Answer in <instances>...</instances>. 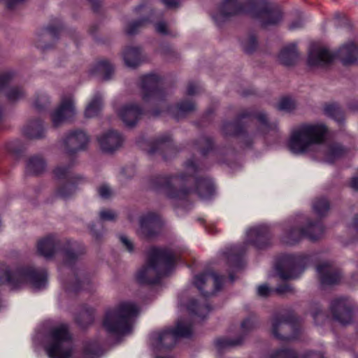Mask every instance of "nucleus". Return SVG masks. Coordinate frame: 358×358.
Masks as SVG:
<instances>
[{"label": "nucleus", "instance_id": "1", "mask_svg": "<svg viewBox=\"0 0 358 358\" xmlns=\"http://www.w3.org/2000/svg\"><path fill=\"white\" fill-rule=\"evenodd\" d=\"M176 260V255L170 250L151 249L147 264L136 273V280L143 285L158 282L173 270Z\"/></svg>", "mask_w": 358, "mask_h": 358}, {"label": "nucleus", "instance_id": "2", "mask_svg": "<svg viewBox=\"0 0 358 358\" xmlns=\"http://www.w3.org/2000/svg\"><path fill=\"white\" fill-rule=\"evenodd\" d=\"M328 132L322 122H305L294 127L289 137V150L296 155L312 152L315 146L324 143Z\"/></svg>", "mask_w": 358, "mask_h": 358}, {"label": "nucleus", "instance_id": "3", "mask_svg": "<svg viewBox=\"0 0 358 358\" xmlns=\"http://www.w3.org/2000/svg\"><path fill=\"white\" fill-rule=\"evenodd\" d=\"M138 313L136 305L131 302H122L108 309L103 319V327L109 334L123 335L130 332L133 319Z\"/></svg>", "mask_w": 358, "mask_h": 358}, {"label": "nucleus", "instance_id": "4", "mask_svg": "<svg viewBox=\"0 0 358 358\" xmlns=\"http://www.w3.org/2000/svg\"><path fill=\"white\" fill-rule=\"evenodd\" d=\"M8 282L13 287L29 283L36 289L43 288L47 283V273L44 269L31 266H20L10 270L8 266L0 264V284Z\"/></svg>", "mask_w": 358, "mask_h": 358}, {"label": "nucleus", "instance_id": "5", "mask_svg": "<svg viewBox=\"0 0 358 358\" xmlns=\"http://www.w3.org/2000/svg\"><path fill=\"white\" fill-rule=\"evenodd\" d=\"M45 350L49 358H71L74 352L72 335L69 326L57 324L51 327L47 335Z\"/></svg>", "mask_w": 358, "mask_h": 358}, {"label": "nucleus", "instance_id": "6", "mask_svg": "<svg viewBox=\"0 0 358 358\" xmlns=\"http://www.w3.org/2000/svg\"><path fill=\"white\" fill-rule=\"evenodd\" d=\"M324 227L320 221L313 222L308 220L303 226H290L283 233L282 241L287 245H293L302 238L311 241L320 238L324 233Z\"/></svg>", "mask_w": 358, "mask_h": 358}, {"label": "nucleus", "instance_id": "7", "mask_svg": "<svg viewBox=\"0 0 358 358\" xmlns=\"http://www.w3.org/2000/svg\"><path fill=\"white\" fill-rule=\"evenodd\" d=\"M191 334V325L180 320L175 329L154 332L151 336L152 344L156 348L169 349L175 345L178 338L189 337Z\"/></svg>", "mask_w": 358, "mask_h": 358}, {"label": "nucleus", "instance_id": "8", "mask_svg": "<svg viewBox=\"0 0 358 358\" xmlns=\"http://www.w3.org/2000/svg\"><path fill=\"white\" fill-rule=\"evenodd\" d=\"M252 6L254 9L251 14L264 27L278 24L282 20L283 14L280 7L271 0H253Z\"/></svg>", "mask_w": 358, "mask_h": 358}, {"label": "nucleus", "instance_id": "9", "mask_svg": "<svg viewBox=\"0 0 358 358\" xmlns=\"http://www.w3.org/2000/svg\"><path fill=\"white\" fill-rule=\"evenodd\" d=\"M187 180L186 176H157L150 180V187L155 189H162L171 199H184L189 193L187 189H178L182 182Z\"/></svg>", "mask_w": 358, "mask_h": 358}, {"label": "nucleus", "instance_id": "10", "mask_svg": "<svg viewBox=\"0 0 358 358\" xmlns=\"http://www.w3.org/2000/svg\"><path fill=\"white\" fill-rule=\"evenodd\" d=\"M253 0H222L213 15L215 21L220 24L243 13H250L254 9Z\"/></svg>", "mask_w": 358, "mask_h": 358}, {"label": "nucleus", "instance_id": "11", "mask_svg": "<svg viewBox=\"0 0 358 358\" xmlns=\"http://www.w3.org/2000/svg\"><path fill=\"white\" fill-rule=\"evenodd\" d=\"M295 320L293 313L275 315L271 320V332L273 336L282 341L296 338Z\"/></svg>", "mask_w": 358, "mask_h": 358}, {"label": "nucleus", "instance_id": "12", "mask_svg": "<svg viewBox=\"0 0 358 358\" xmlns=\"http://www.w3.org/2000/svg\"><path fill=\"white\" fill-rule=\"evenodd\" d=\"M329 310L333 319L342 324H348L352 321L354 305L347 297L334 298L330 303Z\"/></svg>", "mask_w": 358, "mask_h": 358}, {"label": "nucleus", "instance_id": "13", "mask_svg": "<svg viewBox=\"0 0 358 358\" xmlns=\"http://www.w3.org/2000/svg\"><path fill=\"white\" fill-rule=\"evenodd\" d=\"M142 99L145 102L157 103L164 96L160 88V81L155 74L144 76L141 78Z\"/></svg>", "mask_w": 358, "mask_h": 358}, {"label": "nucleus", "instance_id": "14", "mask_svg": "<svg viewBox=\"0 0 358 358\" xmlns=\"http://www.w3.org/2000/svg\"><path fill=\"white\" fill-rule=\"evenodd\" d=\"M223 280V276L207 272L195 276L194 283L204 296H209L220 289Z\"/></svg>", "mask_w": 358, "mask_h": 358}, {"label": "nucleus", "instance_id": "15", "mask_svg": "<svg viewBox=\"0 0 358 358\" xmlns=\"http://www.w3.org/2000/svg\"><path fill=\"white\" fill-rule=\"evenodd\" d=\"M307 258L302 256H289L282 266L277 268L278 274L283 280L298 278L304 270Z\"/></svg>", "mask_w": 358, "mask_h": 358}, {"label": "nucleus", "instance_id": "16", "mask_svg": "<svg viewBox=\"0 0 358 358\" xmlns=\"http://www.w3.org/2000/svg\"><path fill=\"white\" fill-rule=\"evenodd\" d=\"M89 141V136L83 130L76 129L71 131L64 138V150L69 155H74L78 152L85 150Z\"/></svg>", "mask_w": 358, "mask_h": 358}, {"label": "nucleus", "instance_id": "17", "mask_svg": "<svg viewBox=\"0 0 358 358\" xmlns=\"http://www.w3.org/2000/svg\"><path fill=\"white\" fill-rule=\"evenodd\" d=\"M76 114L74 99L71 94L64 95L59 106L51 115L54 127H58L64 122L72 118Z\"/></svg>", "mask_w": 358, "mask_h": 358}, {"label": "nucleus", "instance_id": "18", "mask_svg": "<svg viewBox=\"0 0 358 358\" xmlns=\"http://www.w3.org/2000/svg\"><path fill=\"white\" fill-rule=\"evenodd\" d=\"M139 224L138 235L147 238L157 235L161 228V221L158 215L154 213L143 215L139 219Z\"/></svg>", "mask_w": 358, "mask_h": 358}, {"label": "nucleus", "instance_id": "19", "mask_svg": "<svg viewBox=\"0 0 358 358\" xmlns=\"http://www.w3.org/2000/svg\"><path fill=\"white\" fill-rule=\"evenodd\" d=\"M13 77L14 73L11 71H6L0 74V91L4 90L5 95L10 102L22 100L27 95L26 91L22 87L11 86L6 87Z\"/></svg>", "mask_w": 358, "mask_h": 358}, {"label": "nucleus", "instance_id": "20", "mask_svg": "<svg viewBox=\"0 0 358 358\" xmlns=\"http://www.w3.org/2000/svg\"><path fill=\"white\" fill-rule=\"evenodd\" d=\"M117 114L127 126L133 127L141 117L143 110L136 103H127L120 107Z\"/></svg>", "mask_w": 358, "mask_h": 358}, {"label": "nucleus", "instance_id": "21", "mask_svg": "<svg viewBox=\"0 0 358 358\" xmlns=\"http://www.w3.org/2000/svg\"><path fill=\"white\" fill-rule=\"evenodd\" d=\"M317 271L322 285H336L342 278L340 270L329 263H322L318 265Z\"/></svg>", "mask_w": 358, "mask_h": 358}, {"label": "nucleus", "instance_id": "22", "mask_svg": "<svg viewBox=\"0 0 358 358\" xmlns=\"http://www.w3.org/2000/svg\"><path fill=\"white\" fill-rule=\"evenodd\" d=\"M61 248L60 241L53 235H48L37 243V252L45 258L53 257Z\"/></svg>", "mask_w": 358, "mask_h": 358}, {"label": "nucleus", "instance_id": "23", "mask_svg": "<svg viewBox=\"0 0 358 358\" xmlns=\"http://www.w3.org/2000/svg\"><path fill=\"white\" fill-rule=\"evenodd\" d=\"M334 55L323 47H314L310 50L308 64L310 66H324L330 64Z\"/></svg>", "mask_w": 358, "mask_h": 358}, {"label": "nucleus", "instance_id": "24", "mask_svg": "<svg viewBox=\"0 0 358 358\" xmlns=\"http://www.w3.org/2000/svg\"><path fill=\"white\" fill-rule=\"evenodd\" d=\"M101 148L107 152L118 149L123 143L121 135L115 131H108L99 136L97 138Z\"/></svg>", "mask_w": 358, "mask_h": 358}, {"label": "nucleus", "instance_id": "25", "mask_svg": "<svg viewBox=\"0 0 358 358\" xmlns=\"http://www.w3.org/2000/svg\"><path fill=\"white\" fill-rule=\"evenodd\" d=\"M337 56L344 65H350L358 61V44L348 42L337 51Z\"/></svg>", "mask_w": 358, "mask_h": 358}, {"label": "nucleus", "instance_id": "26", "mask_svg": "<svg viewBox=\"0 0 358 358\" xmlns=\"http://www.w3.org/2000/svg\"><path fill=\"white\" fill-rule=\"evenodd\" d=\"M248 240L258 248H263L269 239V230L266 226L253 227L248 231Z\"/></svg>", "mask_w": 358, "mask_h": 358}, {"label": "nucleus", "instance_id": "27", "mask_svg": "<svg viewBox=\"0 0 358 358\" xmlns=\"http://www.w3.org/2000/svg\"><path fill=\"white\" fill-rule=\"evenodd\" d=\"M195 192L201 199H208L214 192V186L212 181L208 178H197L196 180Z\"/></svg>", "mask_w": 358, "mask_h": 358}, {"label": "nucleus", "instance_id": "28", "mask_svg": "<svg viewBox=\"0 0 358 358\" xmlns=\"http://www.w3.org/2000/svg\"><path fill=\"white\" fill-rule=\"evenodd\" d=\"M83 180H84V178L81 176H72L66 184L58 188L57 195L64 199L70 198L76 192V183Z\"/></svg>", "mask_w": 358, "mask_h": 358}, {"label": "nucleus", "instance_id": "29", "mask_svg": "<svg viewBox=\"0 0 358 358\" xmlns=\"http://www.w3.org/2000/svg\"><path fill=\"white\" fill-rule=\"evenodd\" d=\"M278 58L283 65L291 66L294 64L298 59L296 45L291 44L283 48L279 54Z\"/></svg>", "mask_w": 358, "mask_h": 358}, {"label": "nucleus", "instance_id": "30", "mask_svg": "<svg viewBox=\"0 0 358 358\" xmlns=\"http://www.w3.org/2000/svg\"><path fill=\"white\" fill-rule=\"evenodd\" d=\"M122 57L127 66L134 68L141 63V50L136 47H128L123 51Z\"/></svg>", "mask_w": 358, "mask_h": 358}, {"label": "nucleus", "instance_id": "31", "mask_svg": "<svg viewBox=\"0 0 358 358\" xmlns=\"http://www.w3.org/2000/svg\"><path fill=\"white\" fill-rule=\"evenodd\" d=\"M113 66L108 60H101L92 69L91 73L97 75L104 80H109L113 73Z\"/></svg>", "mask_w": 358, "mask_h": 358}, {"label": "nucleus", "instance_id": "32", "mask_svg": "<svg viewBox=\"0 0 358 358\" xmlns=\"http://www.w3.org/2000/svg\"><path fill=\"white\" fill-rule=\"evenodd\" d=\"M196 109L195 103L191 100H184L178 103L175 108H169V111L178 119Z\"/></svg>", "mask_w": 358, "mask_h": 358}, {"label": "nucleus", "instance_id": "33", "mask_svg": "<svg viewBox=\"0 0 358 358\" xmlns=\"http://www.w3.org/2000/svg\"><path fill=\"white\" fill-rule=\"evenodd\" d=\"M252 115L248 111L243 112L240 115V120H243L246 117L252 116ZM255 118L261 124V129L263 134L268 132L270 130H274L276 129L277 125L275 123L271 124L268 122L266 115L263 112H259L255 115H253Z\"/></svg>", "mask_w": 358, "mask_h": 358}, {"label": "nucleus", "instance_id": "34", "mask_svg": "<svg viewBox=\"0 0 358 358\" xmlns=\"http://www.w3.org/2000/svg\"><path fill=\"white\" fill-rule=\"evenodd\" d=\"M24 134L30 138H40L44 136V129L40 120L29 122L24 129Z\"/></svg>", "mask_w": 358, "mask_h": 358}, {"label": "nucleus", "instance_id": "35", "mask_svg": "<svg viewBox=\"0 0 358 358\" xmlns=\"http://www.w3.org/2000/svg\"><path fill=\"white\" fill-rule=\"evenodd\" d=\"M101 106L102 96L100 94H96L85 109V117H94L96 116L101 110Z\"/></svg>", "mask_w": 358, "mask_h": 358}, {"label": "nucleus", "instance_id": "36", "mask_svg": "<svg viewBox=\"0 0 358 358\" xmlns=\"http://www.w3.org/2000/svg\"><path fill=\"white\" fill-rule=\"evenodd\" d=\"M45 167V163L43 159L40 156L31 157L27 164V171L31 174H38L42 173Z\"/></svg>", "mask_w": 358, "mask_h": 358}, {"label": "nucleus", "instance_id": "37", "mask_svg": "<svg viewBox=\"0 0 358 358\" xmlns=\"http://www.w3.org/2000/svg\"><path fill=\"white\" fill-rule=\"evenodd\" d=\"M187 308L191 313L202 318L205 317L210 310L209 306L206 302L201 306L200 303H199L196 300L190 301Z\"/></svg>", "mask_w": 358, "mask_h": 358}, {"label": "nucleus", "instance_id": "38", "mask_svg": "<svg viewBox=\"0 0 358 358\" xmlns=\"http://www.w3.org/2000/svg\"><path fill=\"white\" fill-rule=\"evenodd\" d=\"M59 27H55L52 25L48 26L46 29L41 34L40 39L37 43V46L41 49H47L50 46L43 44V42L49 38H55L59 33Z\"/></svg>", "mask_w": 358, "mask_h": 358}, {"label": "nucleus", "instance_id": "39", "mask_svg": "<svg viewBox=\"0 0 358 358\" xmlns=\"http://www.w3.org/2000/svg\"><path fill=\"white\" fill-rule=\"evenodd\" d=\"M243 336H241L236 339L229 338H220L215 341V346L218 350L227 349L229 348L238 346L242 343Z\"/></svg>", "mask_w": 358, "mask_h": 358}, {"label": "nucleus", "instance_id": "40", "mask_svg": "<svg viewBox=\"0 0 358 358\" xmlns=\"http://www.w3.org/2000/svg\"><path fill=\"white\" fill-rule=\"evenodd\" d=\"M103 350L96 343H86L83 348V358H99Z\"/></svg>", "mask_w": 358, "mask_h": 358}, {"label": "nucleus", "instance_id": "41", "mask_svg": "<svg viewBox=\"0 0 358 358\" xmlns=\"http://www.w3.org/2000/svg\"><path fill=\"white\" fill-rule=\"evenodd\" d=\"M313 209L317 215L324 216L329 209V201L324 198L316 199L313 202Z\"/></svg>", "mask_w": 358, "mask_h": 358}, {"label": "nucleus", "instance_id": "42", "mask_svg": "<svg viewBox=\"0 0 358 358\" xmlns=\"http://www.w3.org/2000/svg\"><path fill=\"white\" fill-rule=\"evenodd\" d=\"M324 113L327 115L332 117L336 121L341 122L343 120V112L337 104H329L325 106Z\"/></svg>", "mask_w": 358, "mask_h": 358}, {"label": "nucleus", "instance_id": "43", "mask_svg": "<svg viewBox=\"0 0 358 358\" xmlns=\"http://www.w3.org/2000/svg\"><path fill=\"white\" fill-rule=\"evenodd\" d=\"M263 358H297V356L296 352L290 349L281 348L271 351Z\"/></svg>", "mask_w": 358, "mask_h": 358}, {"label": "nucleus", "instance_id": "44", "mask_svg": "<svg viewBox=\"0 0 358 358\" xmlns=\"http://www.w3.org/2000/svg\"><path fill=\"white\" fill-rule=\"evenodd\" d=\"M344 154L343 148L338 144L331 145L328 147L325 159L328 162H333L336 159Z\"/></svg>", "mask_w": 358, "mask_h": 358}, {"label": "nucleus", "instance_id": "45", "mask_svg": "<svg viewBox=\"0 0 358 358\" xmlns=\"http://www.w3.org/2000/svg\"><path fill=\"white\" fill-rule=\"evenodd\" d=\"M77 245L74 243L69 248H63V258L65 264H71L78 258L80 253L76 252Z\"/></svg>", "mask_w": 358, "mask_h": 358}, {"label": "nucleus", "instance_id": "46", "mask_svg": "<svg viewBox=\"0 0 358 358\" xmlns=\"http://www.w3.org/2000/svg\"><path fill=\"white\" fill-rule=\"evenodd\" d=\"M171 136L169 134L162 135L155 140L154 147L151 150L152 152H155L158 149H169L171 148Z\"/></svg>", "mask_w": 358, "mask_h": 358}, {"label": "nucleus", "instance_id": "47", "mask_svg": "<svg viewBox=\"0 0 358 358\" xmlns=\"http://www.w3.org/2000/svg\"><path fill=\"white\" fill-rule=\"evenodd\" d=\"M241 129L238 122H227L223 124L222 128V132L225 136H231L238 135L241 132Z\"/></svg>", "mask_w": 358, "mask_h": 358}, {"label": "nucleus", "instance_id": "48", "mask_svg": "<svg viewBox=\"0 0 358 358\" xmlns=\"http://www.w3.org/2000/svg\"><path fill=\"white\" fill-rule=\"evenodd\" d=\"M296 102L291 98H283L278 103L277 108L279 110L290 113L296 108Z\"/></svg>", "mask_w": 358, "mask_h": 358}, {"label": "nucleus", "instance_id": "49", "mask_svg": "<svg viewBox=\"0 0 358 358\" xmlns=\"http://www.w3.org/2000/svg\"><path fill=\"white\" fill-rule=\"evenodd\" d=\"M148 22H149V20L145 18H143L139 20L131 22L127 25V27L125 28V31L129 35L134 34L139 29L145 27L146 24H148Z\"/></svg>", "mask_w": 358, "mask_h": 358}, {"label": "nucleus", "instance_id": "50", "mask_svg": "<svg viewBox=\"0 0 358 358\" xmlns=\"http://www.w3.org/2000/svg\"><path fill=\"white\" fill-rule=\"evenodd\" d=\"M50 103L49 96L46 93L38 92L36 94L34 106L38 110L45 108Z\"/></svg>", "mask_w": 358, "mask_h": 358}, {"label": "nucleus", "instance_id": "51", "mask_svg": "<svg viewBox=\"0 0 358 358\" xmlns=\"http://www.w3.org/2000/svg\"><path fill=\"white\" fill-rule=\"evenodd\" d=\"M241 252L237 247H233L225 252V255L229 262L231 263L234 266H237L241 259Z\"/></svg>", "mask_w": 358, "mask_h": 358}, {"label": "nucleus", "instance_id": "52", "mask_svg": "<svg viewBox=\"0 0 358 358\" xmlns=\"http://www.w3.org/2000/svg\"><path fill=\"white\" fill-rule=\"evenodd\" d=\"M243 48L247 53L252 52L257 47V38L254 35H250L245 38L242 42Z\"/></svg>", "mask_w": 358, "mask_h": 358}, {"label": "nucleus", "instance_id": "53", "mask_svg": "<svg viewBox=\"0 0 358 358\" xmlns=\"http://www.w3.org/2000/svg\"><path fill=\"white\" fill-rule=\"evenodd\" d=\"M257 322L253 317H249L241 323V331L243 334H247L256 327Z\"/></svg>", "mask_w": 358, "mask_h": 358}, {"label": "nucleus", "instance_id": "54", "mask_svg": "<svg viewBox=\"0 0 358 358\" xmlns=\"http://www.w3.org/2000/svg\"><path fill=\"white\" fill-rule=\"evenodd\" d=\"M117 217V214L113 210L103 209L99 212V218L101 221H113Z\"/></svg>", "mask_w": 358, "mask_h": 358}, {"label": "nucleus", "instance_id": "55", "mask_svg": "<svg viewBox=\"0 0 358 358\" xmlns=\"http://www.w3.org/2000/svg\"><path fill=\"white\" fill-rule=\"evenodd\" d=\"M70 166H59L54 170L55 176L58 179L68 178L70 176Z\"/></svg>", "mask_w": 358, "mask_h": 358}, {"label": "nucleus", "instance_id": "56", "mask_svg": "<svg viewBox=\"0 0 358 358\" xmlns=\"http://www.w3.org/2000/svg\"><path fill=\"white\" fill-rule=\"evenodd\" d=\"M80 288H83V289H85L87 290H90V288H91L90 282L87 279L80 280L79 278H78V279H76V285H73L71 287H69L68 289L69 290L78 291Z\"/></svg>", "mask_w": 358, "mask_h": 358}, {"label": "nucleus", "instance_id": "57", "mask_svg": "<svg viewBox=\"0 0 358 358\" xmlns=\"http://www.w3.org/2000/svg\"><path fill=\"white\" fill-rule=\"evenodd\" d=\"M274 292V289L270 288L267 285H259L257 288L258 296L266 298Z\"/></svg>", "mask_w": 358, "mask_h": 358}, {"label": "nucleus", "instance_id": "58", "mask_svg": "<svg viewBox=\"0 0 358 358\" xmlns=\"http://www.w3.org/2000/svg\"><path fill=\"white\" fill-rule=\"evenodd\" d=\"M98 192L101 197L103 199L109 198L113 192L110 187L107 185H102L98 188Z\"/></svg>", "mask_w": 358, "mask_h": 358}, {"label": "nucleus", "instance_id": "59", "mask_svg": "<svg viewBox=\"0 0 358 358\" xmlns=\"http://www.w3.org/2000/svg\"><path fill=\"white\" fill-rule=\"evenodd\" d=\"M120 240L123 245V246L125 248V249L129 252H132L134 250V245L133 242L129 239L126 236L122 235L120 236Z\"/></svg>", "mask_w": 358, "mask_h": 358}, {"label": "nucleus", "instance_id": "60", "mask_svg": "<svg viewBox=\"0 0 358 358\" xmlns=\"http://www.w3.org/2000/svg\"><path fill=\"white\" fill-rule=\"evenodd\" d=\"M185 169L189 176H194L198 172L199 168L195 162L191 159L186 162Z\"/></svg>", "mask_w": 358, "mask_h": 358}, {"label": "nucleus", "instance_id": "61", "mask_svg": "<svg viewBox=\"0 0 358 358\" xmlns=\"http://www.w3.org/2000/svg\"><path fill=\"white\" fill-rule=\"evenodd\" d=\"M155 30L157 33L162 35L170 34L167 24L164 22H159L155 25Z\"/></svg>", "mask_w": 358, "mask_h": 358}, {"label": "nucleus", "instance_id": "62", "mask_svg": "<svg viewBox=\"0 0 358 358\" xmlns=\"http://www.w3.org/2000/svg\"><path fill=\"white\" fill-rule=\"evenodd\" d=\"M274 292H277L279 294H285L287 293H293L294 289L289 285H282L278 286Z\"/></svg>", "mask_w": 358, "mask_h": 358}, {"label": "nucleus", "instance_id": "63", "mask_svg": "<svg viewBox=\"0 0 358 358\" xmlns=\"http://www.w3.org/2000/svg\"><path fill=\"white\" fill-rule=\"evenodd\" d=\"M200 87L194 83H189L187 87V92L189 95H194L199 92Z\"/></svg>", "mask_w": 358, "mask_h": 358}, {"label": "nucleus", "instance_id": "64", "mask_svg": "<svg viewBox=\"0 0 358 358\" xmlns=\"http://www.w3.org/2000/svg\"><path fill=\"white\" fill-rule=\"evenodd\" d=\"M303 358H324V357L320 352L310 351L305 353Z\"/></svg>", "mask_w": 358, "mask_h": 358}]
</instances>
